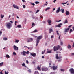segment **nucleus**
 Returning a JSON list of instances; mask_svg holds the SVG:
<instances>
[{"label": "nucleus", "mask_w": 74, "mask_h": 74, "mask_svg": "<svg viewBox=\"0 0 74 74\" xmlns=\"http://www.w3.org/2000/svg\"><path fill=\"white\" fill-rule=\"evenodd\" d=\"M59 49L60 51L62 50V47H61L60 46L58 45L56 47L54 46L53 47V50L54 51H56L57 50H59Z\"/></svg>", "instance_id": "1"}, {"label": "nucleus", "mask_w": 74, "mask_h": 74, "mask_svg": "<svg viewBox=\"0 0 74 74\" xmlns=\"http://www.w3.org/2000/svg\"><path fill=\"white\" fill-rule=\"evenodd\" d=\"M42 35L38 37H37V40H36V47H37V45H38V43H39V42H40V40L41 38H42Z\"/></svg>", "instance_id": "2"}, {"label": "nucleus", "mask_w": 74, "mask_h": 74, "mask_svg": "<svg viewBox=\"0 0 74 74\" xmlns=\"http://www.w3.org/2000/svg\"><path fill=\"white\" fill-rule=\"evenodd\" d=\"M6 26L7 29H10V28L12 27V25L10 22L7 23H6Z\"/></svg>", "instance_id": "3"}, {"label": "nucleus", "mask_w": 74, "mask_h": 74, "mask_svg": "<svg viewBox=\"0 0 74 74\" xmlns=\"http://www.w3.org/2000/svg\"><path fill=\"white\" fill-rule=\"evenodd\" d=\"M42 71H47L48 69V68L45 66H44L42 69Z\"/></svg>", "instance_id": "4"}, {"label": "nucleus", "mask_w": 74, "mask_h": 74, "mask_svg": "<svg viewBox=\"0 0 74 74\" xmlns=\"http://www.w3.org/2000/svg\"><path fill=\"white\" fill-rule=\"evenodd\" d=\"M69 71L71 74H74V69L73 68H70L69 69Z\"/></svg>", "instance_id": "5"}, {"label": "nucleus", "mask_w": 74, "mask_h": 74, "mask_svg": "<svg viewBox=\"0 0 74 74\" xmlns=\"http://www.w3.org/2000/svg\"><path fill=\"white\" fill-rule=\"evenodd\" d=\"M13 48L14 50L15 51H18L19 49V47L15 45L13 46Z\"/></svg>", "instance_id": "6"}, {"label": "nucleus", "mask_w": 74, "mask_h": 74, "mask_svg": "<svg viewBox=\"0 0 74 74\" xmlns=\"http://www.w3.org/2000/svg\"><path fill=\"white\" fill-rule=\"evenodd\" d=\"M47 22L49 26H51V23H52V21L50 19H48L47 20Z\"/></svg>", "instance_id": "7"}, {"label": "nucleus", "mask_w": 74, "mask_h": 74, "mask_svg": "<svg viewBox=\"0 0 74 74\" xmlns=\"http://www.w3.org/2000/svg\"><path fill=\"white\" fill-rule=\"evenodd\" d=\"M60 7H59L56 11L57 14H58L60 12Z\"/></svg>", "instance_id": "8"}, {"label": "nucleus", "mask_w": 74, "mask_h": 74, "mask_svg": "<svg viewBox=\"0 0 74 74\" xmlns=\"http://www.w3.org/2000/svg\"><path fill=\"white\" fill-rule=\"evenodd\" d=\"M69 29H70V28H68L67 29L65 28L64 29V32H65V33H66L67 32H69Z\"/></svg>", "instance_id": "9"}, {"label": "nucleus", "mask_w": 74, "mask_h": 74, "mask_svg": "<svg viewBox=\"0 0 74 74\" xmlns=\"http://www.w3.org/2000/svg\"><path fill=\"white\" fill-rule=\"evenodd\" d=\"M30 55L33 57H35L36 56V54L34 53H30Z\"/></svg>", "instance_id": "10"}, {"label": "nucleus", "mask_w": 74, "mask_h": 74, "mask_svg": "<svg viewBox=\"0 0 74 74\" xmlns=\"http://www.w3.org/2000/svg\"><path fill=\"white\" fill-rule=\"evenodd\" d=\"M62 25V23H60L58 25H56L55 26L56 27H61V25Z\"/></svg>", "instance_id": "11"}, {"label": "nucleus", "mask_w": 74, "mask_h": 74, "mask_svg": "<svg viewBox=\"0 0 74 74\" xmlns=\"http://www.w3.org/2000/svg\"><path fill=\"white\" fill-rule=\"evenodd\" d=\"M13 7L14 8H16V9H19V8L18 6H17V5H16L15 4L13 5Z\"/></svg>", "instance_id": "12"}, {"label": "nucleus", "mask_w": 74, "mask_h": 74, "mask_svg": "<svg viewBox=\"0 0 74 74\" xmlns=\"http://www.w3.org/2000/svg\"><path fill=\"white\" fill-rule=\"evenodd\" d=\"M21 54L24 56H26V51H23V52L21 53Z\"/></svg>", "instance_id": "13"}, {"label": "nucleus", "mask_w": 74, "mask_h": 74, "mask_svg": "<svg viewBox=\"0 0 74 74\" xmlns=\"http://www.w3.org/2000/svg\"><path fill=\"white\" fill-rule=\"evenodd\" d=\"M33 39L31 38L30 39H28L27 41V42H31V41H33Z\"/></svg>", "instance_id": "14"}, {"label": "nucleus", "mask_w": 74, "mask_h": 74, "mask_svg": "<svg viewBox=\"0 0 74 74\" xmlns=\"http://www.w3.org/2000/svg\"><path fill=\"white\" fill-rule=\"evenodd\" d=\"M66 15H70V12L68 11H66L65 12Z\"/></svg>", "instance_id": "15"}, {"label": "nucleus", "mask_w": 74, "mask_h": 74, "mask_svg": "<svg viewBox=\"0 0 74 74\" xmlns=\"http://www.w3.org/2000/svg\"><path fill=\"white\" fill-rule=\"evenodd\" d=\"M53 70H55L56 69H58V67L57 66H53Z\"/></svg>", "instance_id": "16"}, {"label": "nucleus", "mask_w": 74, "mask_h": 74, "mask_svg": "<svg viewBox=\"0 0 74 74\" xmlns=\"http://www.w3.org/2000/svg\"><path fill=\"white\" fill-rule=\"evenodd\" d=\"M49 9H51V8L49 7H47V8H46V9L45 10V11H47V10H49Z\"/></svg>", "instance_id": "17"}, {"label": "nucleus", "mask_w": 74, "mask_h": 74, "mask_svg": "<svg viewBox=\"0 0 74 74\" xmlns=\"http://www.w3.org/2000/svg\"><path fill=\"white\" fill-rule=\"evenodd\" d=\"M67 48L68 49H70L71 48V46L70 44H69L68 46H67Z\"/></svg>", "instance_id": "18"}, {"label": "nucleus", "mask_w": 74, "mask_h": 74, "mask_svg": "<svg viewBox=\"0 0 74 74\" xmlns=\"http://www.w3.org/2000/svg\"><path fill=\"white\" fill-rule=\"evenodd\" d=\"M59 57H58V54H56V59H59Z\"/></svg>", "instance_id": "19"}, {"label": "nucleus", "mask_w": 74, "mask_h": 74, "mask_svg": "<svg viewBox=\"0 0 74 74\" xmlns=\"http://www.w3.org/2000/svg\"><path fill=\"white\" fill-rule=\"evenodd\" d=\"M19 41V40H16L15 41V43H18Z\"/></svg>", "instance_id": "20"}, {"label": "nucleus", "mask_w": 74, "mask_h": 74, "mask_svg": "<svg viewBox=\"0 0 74 74\" xmlns=\"http://www.w3.org/2000/svg\"><path fill=\"white\" fill-rule=\"evenodd\" d=\"M22 66H23V67H26V66L25 65V63H23L22 64Z\"/></svg>", "instance_id": "21"}, {"label": "nucleus", "mask_w": 74, "mask_h": 74, "mask_svg": "<svg viewBox=\"0 0 74 74\" xmlns=\"http://www.w3.org/2000/svg\"><path fill=\"white\" fill-rule=\"evenodd\" d=\"M4 17V15H3L2 14H1V17L2 19H3V18Z\"/></svg>", "instance_id": "22"}, {"label": "nucleus", "mask_w": 74, "mask_h": 74, "mask_svg": "<svg viewBox=\"0 0 74 74\" xmlns=\"http://www.w3.org/2000/svg\"><path fill=\"white\" fill-rule=\"evenodd\" d=\"M4 64V62H1L0 63V67H1Z\"/></svg>", "instance_id": "23"}, {"label": "nucleus", "mask_w": 74, "mask_h": 74, "mask_svg": "<svg viewBox=\"0 0 74 74\" xmlns=\"http://www.w3.org/2000/svg\"><path fill=\"white\" fill-rule=\"evenodd\" d=\"M51 52H52V50H50L49 51H47V53H51Z\"/></svg>", "instance_id": "24"}, {"label": "nucleus", "mask_w": 74, "mask_h": 74, "mask_svg": "<svg viewBox=\"0 0 74 74\" xmlns=\"http://www.w3.org/2000/svg\"><path fill=\"white\" fill-rule=\"evenodd\" d=\"M17 27H18V28H21L22 26H21V25H19L17 26Z\"/></svg>", "instance_id": "25"}, {"label": "nucleus", "mask_w": 74, "mask_h": 74, "mask_svg": "<svg viewBox=\"0 0 74 74\" xmlns=\"http://www.w3.org/2000/svg\"><path fill=\"white\" fill-rule=\"evenodd\" d=\"M52 32V29L51 28H50L49 29V32L50 33H51V32Z\"/></svg>", "instance_id": "26"}, {"label": "nucleus", "mask_w": 74, "mask_h": 74, "mask_svg": "<svg viewBox=\"0 0 74 74\" xmlns=\"http://www.w3.org/2000/svg\"><path fill=\"white\" fill-rule=\"evenodd\" d=\"M68 22V21H67V20L66 19L65 20V21L64 22V24H65V23H67Z\"/></svg>", "instance_id": "27"}, {"label": "nucleus", "mask_w": 74, "mask_h": 74, "mask_svg": "<svg viewBox=\"0 0 74 74\" xmlns=\"http://www.w3.org/2000/svg\"><path fill=\"white\" fill-rule=\"evenodd\" d=\"M45 50H44V51H43L42 52V54H44V53H45Z\"/></svg>", "instance_id": "28"}, {"label": "nucleus", "mask_w": 74, "mask_h": 74, "mask_svg": "<svg viewBox=\"0 0 74 74\" xmlns=\"http://www.w3.org/2000/svg\"><path fill=\"white\" fill-rule=\"evenodd\" d=\"M3 40L4 41H7V38L5 37L3 38Z\"/></svg>", "instance_id": "29"}, {"label": "nucleus", "mask_w": 74, "mask_h": 74, "mask_svg": "<svg viewBox=\"0 0 74 74\" xmlns=\"http://www.w3.org/2000/svg\"><path fill=\"white\" fill-rule=\"evenodd\" d=\"M6 58H10V56L8 54H7L6 56Z\"/></svg>", "instance_id": "30"}, {"label": "nucleus", "mask_w": 74, "mask_h": 74, "mask_svg": "<svg viewBox=\"0 0 74 74\" xmlns=\"http://www.w3.org/2000/svg\"><path fill=\"white\" fill-rule=\"evenodd\" d=\"M30 4H31L32 5H33V6H34V5H35V4H34V3H33L32 2H30Z\"/></svg>", "instance_id": "31"}, {"label": "nucleus", "mask_w": 74, "mask_h": 74, "mask_svg": "<svg viewBox=\"0 0 74 74\" xmlns=\"http://www.w3.org/2000/svg\"><path fill=\"white\" fill-rule=\"evenodd\" d=\"M62 13H64V9H62V11H61Z\"/></svg>", "instance_id": "32"}, {"label": "nucleus", "mask_w": 74, "mask_h": 74, "mask_svg": "<svg viewBox=\"0 0 74 74\" xmlns=\"http://www.w3.org/2000/svg\"><path fill=\"white\" fill-rule=\"evenodd\" d=\"M70 32H69V33H71V32H73V30H72V29H70Z\"/></svg>", "instance_id": "33"}, {"label": "nucleus", "mask_w": 74, "mask_h": 74, "mask_svg": "<svg viewBox=\"0 0 74 74\" xmlns=\"http://www.w3.org/2000/svg\"><path fill=\"white\" fill-rule=\"evenodd\" d=\"M33 33H36V32H37V30L35 29V30L33 31Z\"/></svg>", "instance_id": "34"}, {"label": "nucleus", "mask_w": 74, "mask_h": 74, "mask_svg": "<svg viewBox=\"0 0 74 74\" xmlns=\"http://www.w3.org/2000/svg\"><path fill=\"white\" fill-rule=\"evenodd\" d=\"M37 69L38 70H41V68H40V67H39V66H38Z\"/></svg>", "instance_id": "35"}, {"label": "nucleus", "mask_w": 74, "mask_h": 74, "mask_svg": "<svg viewBox=\"0 0 74 74\" xmlns=\"http://www.w3.org/2000/svg\"><path fill=\"white\" fill-rule=\"evenodd\" d=\"M35 4H39V3H40V2L38 1H36L35 2Z\"/></svg>", "instance_id": "36"}, {"label": "nucleus", "mask_w": 74, "mask_h": 74, "mask_svg": "<svg viewBox=\"0 0 74 74\" xmlns=\"http://www.w3.org/2000/svg\"><path fill=\"white\" fill-rule=\"evenodd\" d=\"M39 11H40V10H37L36 12V14H37V13H38V12H39Z\"/></svg>", "instance_id": "37"}, {"label": "nucleus", "mask_w": 74, "mask_h": 74, "mask_svg": "<svg viewBox=\"0 0 74 74\" xmlns=\"http://www.w3.org/2000/svg\"><path fill=\"white\" fill-rule=\"evenodd\" d=\"M25 53L26 54H29V51H27V52L25 51Z\"/></svg>", "instance_id": "38"}, {"label": "nucleus", "mask_w": 74, "mask_h": 74, "mask_svg": "<svg viewBox=\"0 0 74 74\" xmlns=\"http://www.w3.org/2000/svg\"><path fill=\"white\" fill-rule=\"evenodd\" d=\"M50 74H55V72H51L50 73Z\"/></svg>", "instance_id": "39"}, {"label": "nucleus", "mask_w": 74, "mask_h": 74, "mask_svg": "<svg viewBox=\"0 0 74 74\" xmlns=\"http://www.w3.org/2000/svg\"><path fill=\"white\" fill-rule=\"evenodd\" d=\"M60 45H62L63 44V42H62V41L61 42H60Z\"/></svg>", "instance_id": "40"}, {"label": "nucleus", "mask_w": 74, "mask_h": 74, "mask_svg": "<svg viewBox=\"0 0 74 74\" xmlns=\"http://www.w3.org/2000/svg\"><path fill=\"white\" fill-rule=\"evenodd\" d=\"M61 21H62V20H59V21H56V22H60Z\"/></svg>", "instance_id": "41"}, {"label": "nucleus", "mask_w": 74, "mask_h": 74, "mask_svg": "<svg viewBox=\"0 0 74 74\" xmlns=\"http://www.w3.org/2000/svg\"><path fill=\"white\" fill-rule=\"evenodd\" d=\"M5 74H8V72H6V71H5Z\"/></svg>", "instance_id": "42"}, {"label": "nucleus", "mask_w": 74, "mask_h": 74, "mask_svg": "<svg viewBox=\"0 0 74 74\" xmlns=\"http://www.w3.org/2000/svg\"><path fill=\"white\" fill-rule=\"evenodd\" d=\"M38 73V72L35 71L34 73V74H37Z\"/></svg>", "instance_id": "43"}, {"label": "nucleus", "mask_w": 74, "mask_h": 74, "mask_svg": "<svg viewBox=\"0 0 74 74\" xmlns=\"http://www.w3.org/2000/svg\"><path fill=\"white\" fill-rule=\"evenodd\" d=\"M60 70H61V71H64V69H60Z\"/></svg>", "instance_id": "44"}, {"label": "nucleus", "mask_w": 74, "mask_h": 74, "mask_svg": "<svg viewBox=\"0 0 74 74\" xmlns=\"http://www.w3.org/2000/svg\"><path fill=\"white\" fill-rule=\"evenodd\" d=\"M29 72V73H31V70L30 69H29V70H28V71Z\"/></svg>", "instance_id": "45"}, {"label": "nucleus", "mask_w": 74, "mask_h": 74, "mask_svg": "<svg viewBox=\"0 0 74 74\" xmlns=\"http://www.w3.org/2000/svg\"><path fill=\"white\" fill-rule=\"evenodd\" d=\"M13 55H16V53H15V52H14L13 53Z\"/></svg>", "instance_id": "46"}, {"label": "nucleus", "mask_w": 74, "mask_h": 74, "mask_svg": "<svg viewBox=\"0 0 74 74\" xmlns=\"http://www.w3.org/2000/svg\"><path fill=\"white\" fill-rule=\"evenodd\" d=\"M26 63H27V64H28V63H29V61H28V60H27L26 61Z\"/></svg>", "instance_id": "47"}, {"label": "nucleus", "mask_w": 74, "mask_h": 74, "mask_svg": "<svg viewBox=\"0 0 74 74\" xmlns=\"http://www.w3.org/2000/svg\"><path fill=\"white\" fill-rule=\"evenodd\" d=\"M16 23H18V22H17L16 21H15V25H16Z\"/></svg>", "instance_id": "48"}, {"label": "nucleus", "mask_w": 74, "mask_h": 74, "mask_svg": "<svg viewBox=\"0 0 74 74\" xmlns=\"http://www.w3.org/2000/svg\"><path fill=\"white\" fill-rule=\"evenodd\" d=\"M71 55L73 56H74V53H72Z\"/></svg>", "instance_id": "49"}, {"label": "nucleus", "mask_w": 74, "mask_h": 74, "mask_svg": "<svg viewBox=\"0 0 74 74\" xmlns=\"http://www.w3.org/2000/svg\"><path fill=\"white\" fill-rule=\"evenodd\" d=\"M23 8H25V7H26V6L25 5H23Z\"/></svg>", "instance_id": "50"}, {"label": "nucleus", "mask_w": 74, "mask_h": 74, "mask_svg": "<svg viewBox=\"0 0 74 74\" xmlns=\"http://www.w3.org/2000/svg\"><path fill=\"white\" fill-rule=\"evenodd\" d=\"M62 56H59V59H62Z\"/></svg>", "instance_id": "51"}, {"label": "nucleus", "mask_w": 74, "mask_h": 74, "mask_svg": "<svg viewBox=\"0 0 74 74\" xmlns=\"http://www.w3.org/2000/svg\"><path fill=\"white\" fill-rule=\"evenodd\" d=\"M22 1L23 3H24V2H26V1H25V0H22Z\"/></svg>", "instance_id": "52"}, {"label": "nucleus", "mask_w": 74, "mask_h": 74, "mask_svg": "<svg viewBox=\"0 0 74 74\" xmlns=\"http://www.w3.org/2000/svg\"><path fill=\"white\" fill-rule=\"evenodd\" d=\"M2 34V32L1 31L0 32V36H1Z\"/></svg>", "instance_id": "53"}, {"label": "nucleus", "mask_w": 74, "mask_h": 74, "mask_svg": "<svg viewBox=\"0 0 74 74\" xmlns=\"http://www.w3.org/2000/svg\"><path fill=\"white\" fill-rule=\"evenodd\" d=\"M60 37H61V36L60 35L58 37V38H59V39H60Z\"/></svg>", "instance_id": "54"}, {"label": "nucleus", "mask_w": 74, "mask_h": 74, "mask_svg": "<svg viewBox=\"0 0 74 74\" xmlns=\"http://www.w3.org/2000/svg\"><path fill=\"white\" fill-rule=\"evenodd\" d=\"M10 22H11V24L12 23H13V21H10Z\"/></svg>", "instance_id": "55"}, {"label": "nucleus", "mask_w": 74, "mask_h": 74, "mask_svg": "<svg viewBox=\"0 0 74 74\" xmlns=\"http://www.w3.org/2000/svg\"><path fill=\"white\" fill-rule=\"evenodd\" d=\"M72 26V25H69L68 26V27L70 28V27H71V26Z\"/></svg>", "instance_id": "56"}, {"label": "nucleus", "mask_w": 74, "mask_h": 74, "mask_svg": "<svg viewBox=\"0 0 74 74\" xmlns=\"http://www.w3.org/2000/svg\"><path fill=\"white\" fill-rule=\"evenodd\" d=\"M56 0H54L53 3H56Z\"/></svg>", "instance_id": "57"}, {"label": "nucleus", "mask_w": 74, "mask_h": 74, "mask_svg": "<svg viewBox=\"0 0 74 74\" xmlns=\"http://www.w3.org/2000/svg\"><path fill=\"white\" fill-rule=\"evenodd\" d=\"M34 23H33L32 24V26H34Z\"/></svg>", "instance_id": "58"}, {"label": "nucleus", "mask_w": 74, "mask_h": 74, "mask_svg": "<svg viewBox=\"0 0 74 74\" xmlns=\"http://www.w3.org/2000/svg\"><path fill=\"white\" fill-rule=\"evenodd\" d=\"M0 74H3V73H2V71H1V72H0Z\"/></svg>", "instance_id": "59"}, {"label": "nucleus", "mask_w": 74, "mask_h": 74, "mask_svg": "<svg viewBox=\"0 0 74 74\" xmlns=\"http://www.w3.org/2000/svg\"><path fill=\"white\" fill-rule=\"evenodd\" d=\"M42 58L43 59H44V56H42Z\"/></svg>", "instance_id": "60"}, {"label": "nucleus", "mask_w": 74, "mask_h": 74, "mask_svg": "<svg viewBox=\"0 0 74 74\" xmlns=\"http://www.w3.org/2000/svg\"><path fill=\"white\" fill-rule=\"evenodd\" d=\"M72 29H73V30L74 31V27H72Z\"/></svg>", "instance_id": "61"}, {"label": "nucleus", "mask_w": 74, "mask_h": 74, "mask_svg": "<svg viewBox=\"0 0 74 74\" xmlns=\"http://www.w3.org/2000/svg\"><path fill=\"white\" fill-rule=\"evenodd\" d=\"M72 47H74V42L73 43V45H72Z\"/></svg>", "instance_id": "62"}, {"label": "nucleus", "mask_w": 74, "mask_h": 74, "mask_svg": "<svg viewBox=\"0 0 74 74\" xmlns=\"http://www.w3.org/2000/svg\"><path fill=\"white\" fill-rule=\"evenodd\" d=\"M67 2L64 3V4H67Z\"/></svg>", "instance_id": "63"}, {"label": "nucleus", "mask_w": 74, "mask_h": 74, "mask_svg": "<svg viewBox=\"0 0 74 74\" xmlns=\"http://www.w3.org/2000/svg\"><path fill=\"white\" fill-rule=\"evenodd\" d=\"M53 35H52L51 36V38H53Z\"/></svg>", "instance_id": "64"}]
</instances>
